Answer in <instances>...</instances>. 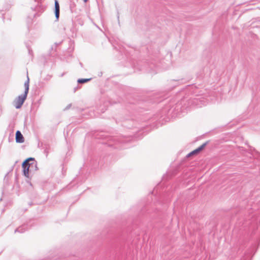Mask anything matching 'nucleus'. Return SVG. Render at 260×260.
Returning a JSON list of instances; mask_svg holds the SVG:
<instances>
[{
    "label": "nucleus",
    "mask_w": 260,
    "mask_h": 260,
    "mask_svg": "<svg viewBox=\"0 0 260 260\" xmlns=\"http://www.w3.org/2000/svg\"><path fill=\"white\" fill-rule=\"evenodd\" d=\"M23 168V175L28 178L29 172L32 171H37L38 170L37 162L34 158H28L26 159L22 165Z\"/></svg>",
    "instance_id": "f257e3e1"
},
{
    "label": "nucleus",
    "mask_w": 260,
    "mask_h": 260,
    "mask_svg": "<svg viewBox=\"0 0 260 260\" xmlns=\"http://www.w3.org/2000/svg\"><path fill=\"white\" fill-rule=\"evenodd\" d=\"M27 94L26 93H23L22 94L19 95L18 97H17L13 102V105L16 109H20L25 100L26 99Z\"/></svg>",
    "instance_id": "f03ea898"
},
{
    "label": "nucleus",
    "mask_w": 260,
    "mask_h": 260,
    "mask_svg": "<svg viewBox=\"0 0 260 260\" xmlns=\"http://www.w3.org/2000/svg\"><path fill=\"white\" fill-rule=\"evenodd\" d=\"M54 13L56 20H58L59 17V5L57 1H55L54 4Z\"/></svg>",
    "instance_id": "7ed1b4c3"
},
{
    "label": "nucleus",
    "mask_w": 260,
    "mask_h": 260,
    "mask_svg": "<svg viewBox=\"0 0 260 260\" xmlns=\"http://www.w3.org/2000/svg\"><path fill=\"white\" fill-rule=\"evenodd\" d=\"M16 142L21 143L24 142V138L21 132L17 131L16 133Z\"/></svg>",
    "instance_id": "20e7f679"
},
{
    "label": "nucleus",
    "mask_w": 260,
    "mask_h": 260,
    "mask_svg": "<svg viewBox=\"0 0 260 260\" xmlns=\"http://www.w3.org/2000/svg\"><path fill=\"white\" fill-rule=\"evenodd\" d=\"M29 79L28 78V76H27V80L24 83V93H26V94H28V90H29Z\"/></svg>",
    "instance_id": "39448f33"
},
{
    "label": "nucleus",
    "mask_w": 260,
    "mask_h": 260,
    "mask_svg": "<svg viewBox=\"0 0 260 260\" xmlns=\"http://www.w3.org/2000/svg\"><path fill=\"white\" fill-rule=\"evenodd\" d=\"M25 230H26V229L24 226H20L15 230V233L18 232L20 233H23V232H24L25 231Z\"/></svg>",
    "instance_id": "423d86ee"
},
{
    "label": "nucleus",
    "mask_w": 260,
    "mask_h": 260,
    "mask_svg": "<svg viewBox=\"0 0 260 260\" xmlns=\"http://www.w3.org/2000/svg\"><path fill=\"white\" fill-rule=\"evenodd\" d=\"M91 79H79L77 81L78 83L83 84L90 80Z\"/></svg>",
    "instance_id": "0eeeda50"
},
{
    "label": "nucleus",
    "mask_w": 260,
    "mask_h": 260,
    "mask_svg": "<svg viewBox=\"0 0 260 260\" xmlns=\"http://www.w3.org/2000/svg\"><path fill=\"white\" fill-rule=\"evenodd\" d=\"M198 153H199V151L197 150V149H196L194 150L193 151H191V152H190L189 153H188L187 154V157H189V156H190L192 155L196 154H197Z\"/></svg>",
    "instance_id": "6e6552de"
},
{
    "label": "nucleus",
    "mask_w": 260,
    "mask_h": 260,
    "mask_svg": "<svg viewBox=\"0 0 260 260\" xmlns=\"http://www.w3.org/2000/svg\"><path fill=\"white\" fill-rule=\"evenodd\" d=\"M207 144V142L204 143L201 146H200L199 147H198L197 148V150H198L199 152L203 149V148L206 146Z\"/></svg>",
    "instance_id": "1a4fd4ad"
},
{
    "label": "nucleus",
    "mask_w": 260,
    "mask_h": 260,
    "mask_svg": "<svg viewBox=\"0 0 260 260\" xmlns=\"http://www.w3.org/2000/svg\"><path fill=\"white\" fill-rule=\"evenodd\" d=\"M70 106H71V105H68V106L67 107L66 109H69V108L70 107Z\"/></svg>",
    "instance_id": "9d476101"
},
{
    "label": "nucleus",
    "mask_w": 260,
    "mask_h": 260,
    "mask_svg": "<svg viewBox=\"0 0 260 260\" xmlns=\"http://www.w3.org/2000/svg\"><path fill=\"white\" fill-rule=\"evenodd\" d=\"M83 1H84V3H86L88 1V0H83Z\"/></svg>",
    "instance_id": "9b49d317"
},
{
    "label": "nucleus",
    "mask_w": 260,
    "mask_h": 260,
    "mask_svg": "<svg viewBox=\"0 0 260 260\" xmlns=\"http://www.w3.org/2000/svg\"><path fill=\"white\" fill-rule=\"evenodd\" d=\"M35 1L36 2H38V3H39V1H40V0H35Z\"/></svg>",
    "instance_id": "f8f14e48"
}]
</instances>
